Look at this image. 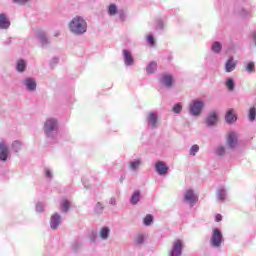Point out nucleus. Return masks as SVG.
Listing matches in <instances>:
<instances>
[{
	"mask_svg": "<svg viewBox=\"0 0 256 256\" xmlns=\"http://www.w3.org/2000/svg\"><path fill=\"white\" fill-rule=\"evenodd\" d=\"M69 30L74 35H84L87 33V21L81 16H76L70 21Z\"/></svg>",
	"mask_w": 256,
	"mask_h": 256,
	"instance_id": "f257e3e1",
	"label": "nucleus"
},
{
	"mask_svg": "<svg viewBox=\"0 0 256 256\" xmlns=\"http://www.w3.org/2000/svg\"><path fill=\"white\" fill-rule=\"evenodd\" d=\"M43 132L47 139H55L59 133V121L56 118H48L44 122Z\"/></svg>",
	"mask_w": 256,
	"mask_h": 256,
	"instance_id": "f03ea898",
	"label": "nucleus"
},
{
	"mask_svg": "<svg viewBox=\"0 0 256 256\" xmlns=\"http://www.w3.org/2000/svg\"><path fill=\"white\" fill-rule=\"evenodd\" d=\"M203 109H205V101L202 99L192 100L189 104V113L191 117H199V115L203 113Z\"/></svg>",
	"mask_w": 256,
	"mask_h": 256,
	"instance_id": "7ed1b4c3",
	"label": "nucleus"
},
{
	"mask_svg": "<svg viewBox=\"0 0 256 256\" xmlns=\"http://www.w3.org/2000/svg\"><path fill=\"white\" fill-rule=\"evenodd\" d=\"M21 84L28 93H35V91H37V80L33 77H26L22 79Z\"/></svg>",
	"mask_w": 256,
	"mask_h": 256,
	"instance_id": "20e7f679",
	"label": "nucleus"
},
{
	"mask_svg": "<svg viewBox=\"0 0 256 256\" xmlns=\"http://www.w3.org/2000/svg\"><path fill=\"white\" fill-rule=\"evenodd\" d=\"M199 201V197L195 194L193 189H188L184 192V203H188L190 207H194Z\"/></svg>",
	"mask_w": 256,
	"mask_h": 256,
	"instance_id": "39448f33",
	"label": "nucleus"
},
{
	"mask_svg": "<svg viewBox=\"0 0 256 256\" xmlns=\"http://www.w3.org/2000/svg\"><path fill=\"white\" fill-rule=\"evenodd\" d=\"M210 243L212 247H221V243H223V233H221V230H219V228H215L213 230Z\"/></svg>",
	"mask_w": 256,
	"mask_h": 256,
	"instance_id": "423d86ee",
	"label": "nucleus"
},
{
	"mask_svg": "<svg viewBox=\"0 0 256 256\" xmlns=\"http://www.w3.org/2000/svg\"><path fill=\"white\" fill-rule=\"evenodd\" d=\"M7 159H11V151L7 146V142L0 140V161H7Z\"/></svg>",
	"mask_w": 256,
	"mask_h": 256,
	"instance_id": "0eeeda50",
	"label": "nucleus"
},
{
	"mask_svg": "<svg viewBox=\"0 0 256 256\" xmlns=\"http://www.w3.org/2000/svg\"><path fill=\"white\" fill-rule=\"evenodd\" d=\"M122 55L126 67H133V65H135V58H133V54L131 53V51L124 49L122 51Z\"/></svg>",
	"mask_w": 256,
	"mask_h": 256,
	"instance_id": "6e6552de",
	"label": "nucleus"
},
{
	"mask_svg": "<svg viewBox=\"0 0 256 256\" xmlns=\"http://www.w3.org/2000/svg\"><path fill=\"white\" fill-rule=\"evenodd\" d=\"M155 171L158 173V175L163 177L169 173V166H167V163L163 161H158L155 164Z\"/></svg>",
	"mask_w": 256,
	"mask_h": 256,
	"instance_id": "1a4fd4ad",
	"label": "nucleus"
},
{
	"mask_svg": "<svg viewBox=\"0 0 256 256\" xmlns=\"http://www.w3.org/2000/svg\"><path fill=\"white\" fill-rule=\"evenodd\" d=\"M11 27V20L6 13H0V31H5Z\"/></svg>",
	"mask_w": 256,
	"mask_h": 256,
	"instance_id": "9d476101",
	"label": "nucleus"
},
{
	"mask_svg": "<svg viewBox=\"0 0 256 256\" xmlns=\"http://www.w3.org/2000/svg\"><path fill=\"white\" fill-rule=\"evenodd\" d=\"M182 253H183V242L181 240L174 241L172 250L170 252V256H181Z\"/></svg>",
	"mask_w": 256,
	"mask_h": 256,
	"instance_id": "9b49d317",
	"label": "nucleus"
},
{
	"mask_svg": "<svg viewBox=\"0 0 256 256\" xmlns=\"http://www.w3.org/2000/svg\"><path fill=\"white\" fill-rule=\"evenodd\" d=\"M216 199L218 203H225L227 200V188H225V186H220L217 188Z\"/></svg>",
	"mask_w": 256,
	"mask_h": 256,
	"instance_id": "f8f14e48",
	"label": "nucleus"
},
{
	"mask_svg": "<svg viewBox=\"0 0 256 256\" xmlns=\"http://www.w3.org/2000/svg\"><path fill=\"white\" fill-rule=\"evenodd\" d=\"M157 119L158 116L156 112H149L146 118L148 127H151V129H157Z\"/></svg>",
	"mask_w": 256,
	"mask_h": 256,
	"instance_id": "ddd939ff",
	"label": "nucleus"
},
{
	"mask_svg": "<svg viewBox=\"0 0 256 256\" xmlns=\"http://www.w3.org/2000/svg\"><path fill=\"white\" fill-rule=\"evenodd\" d=\"M160 83L164 87H167V89H171V87H173V76L169 74H163L160 77Z\"/></svg>",
	"mask_w": 256,
	"mask_h": 256,
	"instance_id": "4468645a",
	"label": "nucleus"
},
{
	"mask_svg": "<svg viewBox=\"0 0 256 256\" xmlns=\"http://www.w3.org/2000/svg\"><path fill=\"white\" fill-rule=\"evenodd\" d=\"M225 121L228 125H233L237 122V114L233 108L229 109L225 115Z\"/></svg>",
	"mask_w": 256,
	"mask_h": 256,
	"instance_id": "2eb2a0df",
	"label": "nucleus"
},
{
	"mask_svg": "<svg viewBox=\"0 0 256 256\" xmlns=\"http://www.w3.org/2000/svg\"><path fill=\"white\" fill-rule=\"evenodd\" d=\"M61 221V215H59L58 213H54L50 219L51 229H53L54 231L57 230L59 228V224L61 223Z\"/></svg>",
	"mask_w": 256,
	"mask_h": 256,
	"instance_id": "dca6fc26",
	"label": "nucleus"
},
{
	"mask_svg": "<svg viewBox=\"0 0 256 256\" xmlns=\"http://www.w3.org/2000/svg\"><path fill=\"white\" fill-rule=\"evenodd\" d=\"M237 67V61L231 56L225 63V71L226 73H233Z\"/></svg>",
	"mask_w": 256,
	"mask_h": 256,
	"instance_id": "f3484780",
	"label": "nucleus"
},
{
	"mask_svg": "<svg viewBox=\"0 0 256 256\" xmlns=\"http://www.w3.org/2000/svg\"><path fill=\"white\" fill-rule=\"evenodd\" d=\"M217 121H218L217 113L211 112L207 116L205 123H206L207 127H215V125H217Z\"/></svg>",
	"mask_w": 256,
	"mask_h": 256,
	"instance_id": "a211bd4d",
	"label": "nucleus"
},
{
	"mask_svg": "<svg viewBox=\"0 0 256 256\" xmlns=\"http://www.w3.org/2000/svg\"><path fill=\"white\" fill-rule=\"evenodd\" d=\"M227 143H228V147H230V149H233V148L237 147V134H236V132H230L228 134Z\"/></svg>",
	"mask_w": 256,
	"mask_h": 256,
	"instance_id": "6ab92c4d",
	"label": "nucleus"
},
{
	"mask_svg": "<svg viewBox=\"0 0 256 256\" xmlns=\"http://www.w3.org/2000/svg\"><path fill=\"white\" fill-rule=\"evenodd\" d=\"M36 36L39 39L42 46H45L49 43V39L47 38V34L44 31H38L36 33Z\"/></svg>",
	"mask_w": 256,
	"mask_h": 256,
	"instance_id": "aec40b11",
	"label": "nucleus"
},
{
	"mask_svg": "<svg viewBox=\"0 0 256 256\" xmlns=\"http://www.w3.org/2000/svg\"><path fill=\"white\" fill-rule=\"evenodd\" d=\"M27 69V61L23 59H19L16 62V70L18 73H24V71Z\"/></svg>",
	"mask_w": 256,
	"mask_h": 256,
	"instance_id": "412c9836",
	"label": "nucleus"
},
{
	"mask_svg": "<svg viewBox=\"0 0 256 256\" xmlns=\"http://www.w3.org/2000/svg\"><path fill=\"white\" fill-rule=\"evenodd\" d=\"M110 233H111V229H109V227L107 226H104L100 229L99 235L103 241H107V239H109Z\"/></svg>",
	"mask_w": 256,
	"mask_h": 256,
	"instance_id": "4be33fe9",
	"label": "nucleus"
},
{
	"mask_svg": "<svg viewBox=\"0 0 256 256\" xmlns=\"http://www.w3.org/2000/svg\"><path fill=\"white\" fill-rule=\"evenodd\" d=\"M141 201V192L139 190L134 191L130 198L131 205H137Z\"/></svg>",
	"mask_w": 256,
	"mask_h": 256,
	"instance_id": "5701e85b",
	"label": "nucleus"
},
{
	"mask_svg": "<svg viewBox=\"0 0 256 256\" xmlns=\"http://www.w3.org/2000/svg\"><path fill=\"white\" fill-rule=\"evenodd\" d=\"M155 71H157V62L152 61L150 62L147 67H146V72L148 73V75L153 74Z\"/></svg>",
	"mask_w": 256,
	"mask_h": 256,
	"instance_id": "b1692460",
	"label": "nucleus"
},
{
	"mask_svg": "<svg viewBox=\"0 0 256 256\" xmlns=\"http://www.w3.org/2000/svg\"><path fill=\"white\" fill-rule=\"evenodd\" d=\"M117 13H119V8L115 4H110L108 6V15H110V17H114Z\"/></svg>",
	"mask_w": 256,
	"mask_h": 256,
	"instance_id": "393cba45",
	"label": "nucleus"
},
{
	"mask_svg": "<svg viewBox=\"0 0 256 256\" xmlns=\"http://www.w3.org/2000/svg\"><path fill=\"white\" fill-rule=\"evenodd\" d=\"M141 163H142L141 159L131 161L129 163V167H130L131 171H137V169H139V167H141Z\"/></svg>",
	"mask_w": 256,
	"mask_h": 256,
	"instance_id": "a878e982",
	"label": "nucleus"
},
{
	"mask_svg": "<svg viewBox=\"0 0 256 256\" xmlns=\"http://www.w3.org/2000/svg\"><path fill=\"white\" fill-rule=\"evenodd\" d=\"M61 207H62V212L67 213L71 207V202L67 199H62L61 201Z\"/></svg>",
	"mask_w": 256,
	"mask_h": 256,
	"instance_id": "bb28decb",
	"label": "nucleus"
},
{
	"mask_svg": "<svg viewBox=\"0 0 256 256\" xmlns=\"http://www.w3.org/2000/svg\"><path fill=\"white\" fill-rule=\"evenodd\" d=\"M248 119L249 121H251L253 123V121H255L256 119V107L253 106L249 109L248 111Z\"/></svg>",
	"mask_w": 256,
	"mask_h": 256,
	"instance_id": "cd10ccee",
	"label": "nucleus"
},
{
	"mask_svg": "<svg viewBox=\"0 0 256 256\" xmlns=\"http://www.w3.org/2000/svg\"><path fill=\"white\" fill-rule=\"evenodd\" d=\"M21 147H23V143H21V141L19 140H15L12 143V151H15V153H19V150L21 149Z\"/></svg>",
	"mask_w": 256,
	"mask_h": 256,
	"instance_id": "c85d7f7f",
	"label": "nucleus"
},
{
	"mask_svg": "<svg viewBox=\"0 0 256 256\" xmlns=\"http://www.w3.org/2000/svg\"><path fill=\"white\" fill-rule=\"evenodd\" d=\"M213 53H221L223 46L219 42H214L211 47Z\"/></svg>",
	"mask_w": 256,
	"mask_h": 256,
	"instance_id": "c756f323",
	"label": "nucleus"
},
{
	"mask_svg": "<svg viewBox=\"0 0 256 256\" xmlns=\"http://www.w3.org/2000/svg\"><path fill=\"white\" fill-rule=\"evenodd\" d=\"M226 87L229 91H233L235 89V81L233 78H228L226 80Z\"/></svg>",
	"mask_w": 256,
	"mask_h": 256,
	"instance_id": "7c9ffc66",
	"label": "nucleus"
},
{
	"mask_svg": "<svg viewBox=\"0 0 256 256\" xmlns=\"http://www.w3.org/2000/svg\"><path fill=\"white\" fill-rule=\"evenodd\" d=\"M245 71H247V73H255V63L248 62L245 66Z\"/></svg>",
	"mask_w": 256,
	"mask_h": 256,
	"instance_id": "2f4dec72",
	"label": "nucleus"
},
{
	"mask_svg": "<svg viewBox=\"0 0 256 256\" xmlns=\"http://www.w3.org/2000/svg\"><path fill=\"white\" fill-rule=\"evenodd\" d=\"M197 153H199V145L194 144L191 146V148L189 150V155H191V157H195V155H197Z\"/></svg>",
	"mask_w": 256,
	"mask_h": 256,
	"instance_id": "473e14b6",
	"label": "nucleus"
},
{
	"mask_svg": "<svg viewBox=\"0 0 256 256\" xmlns=\"http://www.w3.org/2000/svg\"><path fill=\"white\" fill-rule=\"evenodd\" d=\"M143 243H145V236L142 234H139L138 236H136L135 244L141 246L143 245Z\"/></svg>",
	"mask_w": 256,
	"mask_h": 256,
	"instance_id": "72a5a7b5",
	"label": "nucleus"
},
{
	"mask_svg": "<svg viewBox=\"0 0 256 256\" xmlns=\"http://www.w3.org/2000/svg\"><path fill=\"white\" fill-rule=\"evenodd\" d=\"M172 111L173 113L179 114L181 113V111H183V106L181 105V103H177L173 106Z\"/></svg>",
	"mask_w": 256,
	"mask_h": 256,
	"instance_id": "f704fd0d",
	"label": "nucleus"
},
{
	"mask_svg": "<svg viewBox=\"0 0 256 256\" xmlns=\"http://www.w3.org/2000/svg\"><path fill=\"white\" fill-rule=\"evenodd\" d=\"M44 175H45L46 179H49V181H51V179H53V171H51V169H49V168H44Z\"/></svg>",
	"mask_w": 256,
	"mask_h": 256,
	"instance_id": "c9c22d12",
	"label": "nucleus"
},
{
	"mask_svg": "<svg viewBox=\"0 0 256 256\" xmlns=\"http://www.w3.org/2000/svg\"><path fill=\"white\" fill-rule=\"evenodd\" d=\"M216 155H218L219 157H223V155H225V147L224 146H218L216 148Z\"/></svg>",
	"mask_w": 256,
	"mask_h": 256,
	"instance_id": "e433bc0d",
	"label": "nucleus"
},
{
	"mask_svg": "<svg viewBox=\"0 0 256 256\" xmlns=\"http://www.w3.org/2000/svg\"><path fill=\"white\" fill-rule=\"evenodd\" d=\"M151 223H153V216H151V214H148L144 218V225L149 226V225H151Z\"/></svg>",
	"mask_w": 256,
	"mask_h": 256,
	"instance_id": "4c0bfd02",
	"label": "nucleus"
},
{
	"mask_svg": "<svg viewBox=\"0 0 256 256\" xmlns=\"http://www.w3.org/2000/svg\"><path fill=\"white\" fill-rule=\"evenodd\" d=\"M44 209H45V204H43L42 202H39L36 204L37 213H43Z\"/></svg>",
	"mask_w": 256,
	"mask_h": 256,
	"instance_id": "58836bf2",
	"label": "nucleus"
},
{
	"mask_svg": "<svg viewBox=\"0 0 256 256\" xmlns=\"http://www.w3.org/2000/svg\"><path fill=\"white\" fill-rule=\"evenodd\" d=\"M95 211H96V213H102V211H103V204H101V202H98L96 204Z\"/></svg>",
	"mask_w": 256,
	"mask_h": 256,
	"instance_id": "ea45409f",
	"label": "nucleus"
},
{
	"mask_svg": "<svg viewBox=\"0 0 256 256\" xmlns=\"http://www.w3.org/2000/svg\"><path fill=\"white\" fill-rule=\"evenodd\" d=\"M147 42L149 43V45H151L153 47V45H155V39L153 38V35L149 34L147 36Z\"/></svg>",
	"mask_w": 256,
	"mask_h": 256,
	"instance_id": "a19ab883",
	"label": "nucleus"
},
{
	"mask_svg": "<svg viewBox=\"0 0 256 256\" xmlns=\"http://www.w3.org/2000/svg\"><path fill=\"white\" fill-rule=\"evenodd\" d=\"M163 20H158L156 23V29H163Z\"/></svg>",
	"mask_w": 256,
	"mask_h": 256,
	"instance_id": "79ce46f5",
	"label": "nucleus"
},
{
	"mask_svg": "<svg viewBox=\"0 0 256 256\" xmlns=\"http://www.w3.org/2000/svg\"><path fill=\"white\" fill-rule=\"evenodd\" d=\"M57 63H59V58L54 57L52 58L50 65L53 67V65H57Z\"/></svg>",
	"mask_w": 256,
	"mask_h": 256,
	"instance_id": "37998d69",
	"label": "nucleus"
},
{
	"mask_svg": "<svg viewBox=\"0 0 256 256\" xmlns=\"http://www.w3.org/2000/svg\"><path fill=\"white\" fill-rule=\"evenodd\" d=\"M29 0H13L14 3H18V5H25Z\"/></svg>",
	"mask_w": 256,
	"mask_h": 256,
	"instance_id": "c03bdc74",
	"label": "nucleus"
},
{
	"mask_svg": "<svg viewBox=\"0 0 256 256\" xmlns=\"http://www.w3.org/2000/svg\"><path fill=\"white\" fill-rule=\"evenodd\" d=\"M90 241H91L92 243H95V241H97V234L92 233V234L90 235Z\"/></svg>",
	"mask_w": 256,
	"mask_h": 256,
	"instance_id": "a18cd8bd",
	"label": "nucleus"
},
{
	"mask_svg": "<svg viewBox=\"0 0 256 256\" xmlns=\"http://www.w3.org/2000/svg\"><path fill=\"white\" fill-rule=\"evenodd\" d=\"M223 216H221V214H217L215 217V221H217L219 223V221H222Z\"/></svg>",
	"mask_w": 256,
	"mask_h": 256,
	"instance_id": "49530a36",
	"label": "nucleus"
},
{
	"mask_svg": "<svg viewBox=\"0 0 256 256\" xmlns=\"http://www.w3.org/2000/svg\"><path fill=\"white\" fill-rule=\"evenodd\" d=\"M110 205H117V200H115V198H111L110 201H109Z\"/></svg>",
	"mask_w": 256,
	"mask_h": 256,
	"instance_id": "de8ad7c7",
	"label": "nucleus"
},
{
	"mask_svg": "<svg viewBox=\"0 0 256 256\" xmlns=\"http://www.w3.org/2000/svg\"><path fill=\"white\" fill-rule=\"evenodd\" d=\"M77 247H79V243H74V244L72 245L73 251H76V250H77Z\"/></svg>",
	"mask_w": 256,
	"mask_h": 256,
	"instance_id": "09e8293b",
	"label": "nucleus"
},
{
	"mask_svg": "<svg viewBox=\"0 0 256 256\" xmlns=\"http://www.w3.org/2000/svg\"><path fill=\"white\" fill-rule=\"evenodd\" d=\"M252 40L254 41V43L256 45V31L252 34Z\"/></svg>",
	"mask_w": 256,
	"mask_h": 256,
	"instance_id": "8fccbe9b",
	"label": "nucleus"
},
{
	"mask_svg": "<svg viewBox=\"0 0 256 256\" xmlns=\"http://www.w3.org/2000/svg\"><path fill=\"white\" fill-rule=\"evenodd\" d=\"M120 19H121L122 21H125V15H124L123 13H120Z\"/></svg>",
	"mask_w": 256,
	"mask_h": 256,
	"instance_id": "3c124183",
	"label": "nucleus"
}]
</instances>
